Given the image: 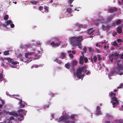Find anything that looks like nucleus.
I'll return each instance as SVG.
<instances>
[{
  "instance_id": "obj_46",
  "label": "nucleus",
  "mask_w": 123,
  "mask_h": 123,
  "mask_svg": "<svg viewBox=\"0 0 123 123\" xmlns=\"http://www.w3.org/2000/svg\"><path fill=\"white\" fill-rule=\"evenodd\" d=\"M10 27L12 28H13L14 27V25L13 24H12L10 25Z\"/></svg>"
},
{
  "instance_id": "obj_51",
  "label": "nucleus",
  "mask_w": 123,
  "mask_h": 123,
  "mask_svg": "<svg viewBox=\"0 0 123 123\" xmlns=\"http://www.w3.org/2000/svg\"><path fill=\"white\" fill-rule=\"evenodd\" d=\"M83 49L84 52H85V53H86V51L87 50L86 48L85 47H84L83 48Z\"/></svg>"
},
{
  "instance_id": "obj_53",
  "label": "nucleus",
  "mask_w": 123,
  "mask_h": 123,
  "mask_svg": "<svg viewBox=\"0 0 123 123\" xmlns=\"http://www.w3.org/2000/svg\"><path fill=\"white\" fill-rule=\"evenodd\" d=\"M113 45L114 46H117L118 45V44L116 42L114 43Z\"/></svg>"
},
{
  "instance_id": "obj_62",
  "label": "nucleus",
  "mask_w": 123,
  "mask_h": 123,
  "mask_svg": "<svg viewBox=\"0 0 123 123\" xmlns=\"http://www.w3.org/2000/svg\"><path fill=\"white\" fill-rule=\"evenodd\" d=\"M15 98L16 99L18 100H20L19 98H18L15 97Z\"/></svg>"
},
{
  "instance_id": "obj_28",
  "label": "nucleus",
  "mask_w": 123,
  "mask_h": 123,
  "mask_svg": "<svg viewBox=\"0 0 123 123\" xmlns=\"http://www.w3.org/2000/svg\"><path fill=\"white\" fill-rule=\"evenodd\" d=\"M2 112L4 115H5L9 113L8 111L6 110H3L2 111Z\"/></svg>"
},
{
  "instance_id": "obj_50",
  "label": "nucleus",
  "mask_w": 123,
  "mask_h": 123,
  "mask_svg": "<svg viewBox=\"0 0 123 123\" xmlns=\"http://www.w3.org/2000/svg\"><path fill=\"white\" fill-rule=\"evenodd\" d=\"M0 101L2 103L3 105L5 103V102L2 99H1Z\"/></svg>"
},
{
  "instance_id": "obj_5",
  "label": "nucleus",
  "mask_w": 123,
  "mask_h": 123,
  "mask_svg": "<svg viewBox=\"0 0 123 123\" xmlns=\"http://www.w3.org/2000/svg\"><path fill=\"white\" fill-rule=\"evenodd\" d=\"M5 60H7L8 62L11 63L12 64L16 65L17 64V62H14L13 60L10 58H6L5 59Z\"/></svg>"
},
{
  "instance_id": "obj_4",
  "label": "nucleus",
  "mask_w": 123,
  "mask_h": 123,
  "mask_svg": "<svg viewBox=\"0 0 123 123\" xmlns=\"http://www.w3.org/2000/svg\"><path fill=\"white\" fill-rule=\"evenodd\" d=\"M119 54L118 53L116 52L115 53L113 54L110 55L109 56V59L111 62H112L113 60V59L116 60V59L117 58Z\"/></svg>"
},
{
  "instance_id": "obj_15",
  "label": "nucleus",
  "mask_w": 123,
  "mask_h": 123,
  "mask_svg": "<svg viewBox=\"0 0 123 123\" xmlns=\"http://www.w3.org/2000/svg\"><path fill=\"white\" fill-rule=\"evenodd\" d=\"M66 53H61L60 56V58L62 59H64L66 56Z\"/></svg>"
},
{
  "instance_id": "obj_33",
  "label": "nucleus",
  "mask_w": 123,
  "mask_h": 123,
  "mask_svg": "<svg viewBox=\"0 0 123 123\" xmlns=\"http://www.w3.org/2000/svg\"><path fill=\"white\" fill-rule=\"evenodd\" d=\"M93 59L94 60V62H96L97 61V57L96 56H94Z\"/></svg>"
},
{
  "instance_id": "obj_6",
  "label": "nucleus",
  "mask_w": 123,
  "mask_h": 123,
  "mask_svg": "<svg viewBox=\"0 0 123 123\" xmlns=\"http://www.w3.org/2000/svg\"><path fill=\"white\" fill-rule=\"evenodd\" d=\"M116 69L117 70L118 72L121 70H123V66H122L121 64L118 63L117 64Z\"/></svg>"
},
{
  "instance_id": "obj_30",
  "label": "nucleus",
  "mask_w": 123,
  "mask_h": 123,
  "mask_svg": "<svg viewBox=\"0 0 123 123\" xmlns=\"http://www.w3.org/2000/svg\"><path fill=\"white\" fill-rule=\"evenodd\" d=\"M8 15H6L4 16V19L5 20H7L8 19Z\"/></svg>"
},
{
  "instance_id": "obj_9",
  "label": "nucleus",
  "mask_w": 123,
  "mask_h": 123,
  "mask_svg": "<svg viewBox=\"0 0 123 123\" xmlns=\"http://www.w3.org/2000/svg\"><path fill=\"white\" fill-rule=\"evenodd\" d=\"M18 117H20L21 118H20L19 117H17L16 120H18V121H20L23 119V117L24 116L23 115L21 114H19L18 115Z\"/></svg>"
},
{
  "instance_id": "obj_54",
  "label": "nucleus",
  "mask_w": 123,
  "mask_h": 123,
  "mask_svg": "<svg viewBox=\"0 0 123 123\" xmlns=\"http://www.w3.org/2000/svg\"><path fill=\"white\" fill-rule=\"evenodd\" d=\"M1 25L4 27H6L7 25L6 24V25L4 24H2Z\"/></svg>"
},
{
  "instance_id": "obj_44",
  "label": "nucleus",
  "mask_w": 123,
  "mask_h": 123,
  "mask_svg": "<svg viewBox=\"0 0 123 123\" xmlns=\"http://www.w3.org/2000/svg\"><path fill=\"white\" fill-rule=\"evenodd\" d=\"M43 6H41L39 7V9L41 11L43 10Z\"/></svg>"
},
{
  "instance_id": "obj_18",
  "label": "nucleus",
  "mask_w": 123,
  "mask_h": 123,
  "mask_svg": "<svg viewBox=\"0 0 123 123\" xmlns=\"http://www.w3.org/2000/svg\"><path fill=\"white\" fill-rule=\"evenodd\" d=\"M30 45L29 44H27L25 45L24 46H21V47L22 48H30Z\"/></svg>"
},
{
  "instance_id": "obj_40",
  "label": "nucleus",
  "mask_w": 123,
  "mask_h": 123,
  "mask_svg": "<svg viewBox=\"0 0 123 123\" xmlns=\"http://www.w3.org/2000/svg\"><path fill=\"white\" fill-rule=\"evenodd\" d=\"M117 42L119 43H121L123 42L122 40L120 39H119L117 40Z\"/></svg>"
},
{
  "instance_id": "obj_49",
  "label": "nucleus",
  "mask_w": 123,
  "mask_h": 123,
  "mask_svg": "<svg viewBox=\"0 0 123 123\" xmlns=\"http://www.w3.org/2000/svg\"><path fill=\"white\" fill-rule=\"evenodd\" d=\"M96 46L97 47H98L99 48L101 47L100 45H99L98 43H97L96 44Z\"/></svg>"
},
{
  "instance_id": "obj_26",
  "label": "nucleus",
  "mask_w": 123,
  "mask_h": 123,
  "mask_svg": "<svg viewBox=\"0 0 123 123\" xmlns=\"http://www.w3.org/2000/svg\"><path fill=\"white\" fill-rule=\"evenodd\" d=\"M82 26L81 25L79 24H77L75 26V27L76 28L77 27L80 28Z\"/></svg>"
},
{
  "instance_id": "obj_16",
  "label": "nucleus",
  "mask_w": 123,
  "mask_h": 123,
  "mask_svg": "<svg viewBox=\"0 0 123 123\" xmlns=\"http://www.w3.org/2000/svg\"><path fill=\"white\" fill-rule=\"evenodd\" d=\"M79 63L80 64L82 65L83 64V57L82 56H80V58Z\"/></svg>"
},
{
  "instance_id": "obj_17",
  "label": "nucleus",
  "mask_w": 123,
  "mask_h": 123,
  "mask_svg": "<svg viewBox=\"0 0 123 123\" xmlns=\"http://www.w3.org/2000/svg\"><path fill=\"white\" fill-rule=\"evenodd\" d=\"M117 32L118 33H121L122 32V28L120 27H119L117 28Z\"/></svg>"
},
{
  "instance_id": "obj_7",
  "label": "nucleus",
  "mask_w": 123,
  "mask_h": 123,
  "mask_svg": "<svg viewBox=\"0 0 123 123\" xmlns=\"http://www.w3.org/2000/svg\"><path fill=\"white\" fill-rule=\"evenodd\" d=\"M118 10V9L117 8L114 7L110 8L109 10V11L111 13L113 12H117Z\"/></svg>"
},
{
  "instance_id": "obj_3",
  "label": "nucleus",
  "mask_w": 123,
  "mask_h": 123,
  "mask_svg": "<svg viewBox=\"0 0 123 123\" xmlns=\"http://www.w3.org/2000/svg\"><path fill=\"white\" fill-rule=\"evenodd\" d=\"M69 118L70 119H72L73 121H74L75 119V117L74 115H71L69 117L68 115H66L61 116L58 120V122L60 123L61 122H65V121L68 119Z\"/></svg>"
},
{
  "instance_id": "obj_14",
  "label": "nucleus",
  "mask_w": 123,
  "mask_h": 123,
  "mask_svg": "<svg viewBox=\"0 0 123 123\" xmlns=\"http://www.w3.org/2000/svg\"><path fill=\"white\" fill-rule=\"evenodd\" d=\"M9 114L12 115L15 117H18V115L16 112L15 111H13L11 112H9Z\"/></svg>"
},
{
  "instance_id": "obj_25",
  "label": "nucleus",
  "mask_w": 123,
  "mask_h": 123,
  "mask_svg": "<svg viewBox=\"0 0 123 123\" xmlns=\"http://www.w3.org/2000/svg\"><path fill=\"white\" fill-rule=\"evenodd\" d=\"M122 21L120 19H119L118 20L116 21L115 23H116V24L117 25H118L120 24L121 22Z\"/></svg>"
},
{
  "instance_id": "obj_20",
  "label": "nucleus",
  "mask_w": 123,
  "mask_h": 123,
  "mask_svg": "<svg viewBox=\"0 0 123 123\" xmlns=\"http://www.w3.org/2000/svg\"><path fill=\"white\" fill-rule=\"evenodd\" d=\"M39 2V1H35V0H33L30 1V3H31L33 5H36Z\"/></svg>"
},
{
  "instance_id": "obj_27",
  "label": "nucleus",
  "mask_w": 123,
  "mask_h": 123,
  "mask_svg": "<svg viewBox=\"0 0 123 123\" xmlns=\"http://www.w3.org/2000/svg\"><path fill=\"white\" fill-rule=\"evenodd\" d=\"M6 22V24L7 25L11 23H12V22L11 20H10L7 21Z\"/></svg>"
},
{
  "instance_id": "obj_10",
  "label": "nucleus",
  "mask_w": 123,
  "mask_h": 123,
  "mask_svg": "<svg viewBox=\"0 0 123 123\" xmlns=\"http://www.w3.org/2000/svg\"><path fill=\"white\" fill-rule=\"evenodd\" d=\"M96 111L97 115H98L101 114L100 110V107L99 106H97Z\"/></svg>"
},
{
  "instance_id": "obj_22",
  "label": "nucleus",
  "mask_w": 123,
  "mask_h": 123,
  "mask_svg": "<svg viewBox=\"0 0 123 123\" xmlns=\"http://www.w3.org/2000/svg\"><path fill=\"white\" fill-rule=\"evenodd\" d=\"M111 99L113 100L114 101H115L116 102H117V104H118L119 103L118 101L117 100V98L114 96V97L112 98H111Z\"/></svg>"
},
{
  "instance_id": "obj_12",
  "label": "nucleus",
  "mask_w": 123,
  "mask_h": 123,
  "mask_svg": "<svg viewBox=\"0 0 123 123\" xmlns=\"http://www.w3.org/2000/svg\"><path fill=\"white\" fill-rule=\"evenodd\" d=\"M112 19V16H108L106 18V22L108 23L110 22Z\"/></svg>"
},
{
  "instance_id": "obj_23",
  "label": "nucleus",
  "mask_w": 123,
  "mask_h": 123,
  "mask_svg": "<svg viewBox=\"0 0 123 123\" xmlns=\"http://www.w3.org/2000/svg\"><path fill=\"white\" fill-rule=\"evenodd\" d=\"M70 65L69 64V63H67L65 65V67L68 69H69L70 68Z\"/></svg>"
},
{
  "instance_id": "obj_37",
  "label": "nucleus",
  "mask_w": 123,
  "mask_h": 123,
  "mask_svg": "<svg viewBox=\"0 0 123 123\" xmlns=\"http://www.w3.org/2000/svg\"><path fill=\"white\" fill-rule=\"evenodd\" d=\"M69 56L70 57V58L72 59L74 58V56L72 54H69Z\"/></svg>"
},
{
  "instance_id": "obj_21",
  "label": "nucleus",
  "mask_w": 123,
  "mask_h": 123,
  "mask_svg": "<svg viewBox=\"0 0 123 123\" xmlns=\"http://www.w3.org/2000/svg\"><path fill=\"white\" fill-rule=\"evenodd\" d=\"M66 10L67 12L69 14L71 13L73 11L71 8H67Z\"/></svg>"
},
{
  "instance_id": "obj_38",
  "label": "nucleus",
  "mask_w": 123,
  "mask_h": 123,
  "mask_svg": "<svg viewBox=\"0 0 123 123\" xmlns=\"http://www.w3.org/2000/svg\"><path fill=\"white\" fill-rule=\"evenodd\" d=\"M44 9L46 10L45 11H46L47 12H48V7L47 6H44Z\"/></svg>"
},
{
  "instance_id": "obj_11",
  "label": "nucleus",
  "mask_w": 123,
  "mask_h": 123,
  "mask_svg": "<svg viewBox=\"0 0 123 123\" xmlns=\"http://www.w3.org/2000/svg\"><path fill=\"white\" fill-rule=\"evenodd\" d=\"M60 43H55L53 42H52L50 43V44L52 46V47H58L60 45Z\"/></svg>"
},
{
  "instance_id": "obj_13",
  "label": "nucleus",
  "mask_w": 123,
  "mask_h": 123,
  "mask_svg": "<svg viewBox=\"0 0 123 123\" xmlns=\"http://www.w3.org/2000/svg\"><path fill=\"white\" fill-rule=\"evenodd\" d=\"M92 29L91 28L87 30V32L88 34L91 35H93V33L94 32V31L92 30Z\"/></svg>"
},
{
  "instance_id": "obj_39",
  "label": "nucleus",
  "mask_w": 123,
  "mask_h": 123,
  "mask_svg": "<svg viewBox=\"0 0 123 123\" xmlns=\"http://www.w3.org/2000/svg\"><path fill=\"white\" fill-rule=\"evenodd\" d=\"M3 78V76L0 73V82L2 80L1 79Z\"/></svg>"
},
{
  "instance_id": "obj_2",
  "label": "nucleus",
  "mask_w": 123,
  "mask_h": 123,
  "mask_svg": "<svg viewBox=\"0 0 123 123\" xmlns=\"http://www.w3.org/2000/svg\"><path fill=\"white\" fill-rule=\"evenodd\" d=\"M87 68L86 66L84 65L82 67L78 68L77 69V72L76 73L78 78L79 79H82L83 78L84 74H81L84 72Z\"/></svg>"
},
{
  "instance_id": "obj_42",
  "label": "nucleus",
  "mask_w": 123,
  "mask_h": 123,
  "mask_svg": "<svg viewBox=\"0 0 123 123\" xmlns=\"http://www.w3.org/2000/svg\"><path fill=\"white\" fill-rule=\"evenodd\" d=\"M25 106V105L23 104H22L20 105V108H22L24 107Z\"/></svg>"
},
{
  "instance_id": "obj_36",
  "label": "nucleus",
  "mask_w": 123,
  "mask_h": 123,
  "mask_svg": "<svg viewBox=\"0 0 123 123\" xmlns=\"http://www.w3.org/2000/svg\"><path fill=\"white\" fill-rule=\"evenodd\" d=\"M84 59L85 63H87L88 61L87 58V57L84 58Z\"/></svg>"
},
{
  "instance_id": "obj_52",
  "label": "nucleus",
  "mask_w": 123,
  "mask_h": 123,
  "mask_svg": "<svg viewBox=\"0 0 123 123\" xmlns=\"http://www.w3.org/2000/svg\"><path fill=\"white\" fill-rule=\"evenodd\" d=\"M49 95H50L52 97H54V94H52V93H51V92H50L49 93Z\"/></svg>"
},
{
  "instance_id": "obj_58",
  "label": "nucleus",
  "mask_w": 123,
  "mask_h": 123,
  "mask_svg": "<svg viewBox=\"0 0 123 123\" xmlns=\"http://www.w3.org/2000/svg\"><path fill=\"white\" fill-rule=\"evenodd\" d=\"M72 53L73 54H75L76 53V52L74 51V50H72Z\"/></svg>"
},
{
  "instance_id": "obj_29",
  "label": "nucleus",
  "mask_w": 123,
  "mask_h": 123,
  "mask_svg": "<svg viewBox=\"0 0 123 123\" xmlns=\"http://www.w3.org/2000/svg\"><path fill=\"white\" fill-rule=\"evenodd\" d=\"M102 28L104 31H106L107 29V27L106 26H104V25H102Z\"/></svg>"
},
{
  "instance_id": "obj_19",
  "label": "nucleus",
  "mask_w": 123,
  "mask_h": 123,
  "mask_svg": "<svg viewBox=\"0 0 123 123\" xmlns=\"http://www.w3.org/2000/svg\"><path fill=\"white\" fill-rule=\"evenodd\" d=\"M54 61L58 63V64H62V62L60 60L57 58H55L54 59Z\"/></svg>"
},
{
  "instance_id": "obj_32",
  "label": "nucleus",
  "mask_w": 123,
  "mask_h": 123,
  "mask_svg": "<svg viewBox=\"0 0 123 123\" xmlns=\"http://www.w3.org/2000/svg\"><path fill=\"white\" fill-rule=\"evenodd\" d=\"M5 123H12V122L8 119H6L5 120Z\"/></svg>"
},
{
  "instance_id": "obj_64",
  "label": "nucleus",
  "mask_w": 123,
  "mask_h": 123,
  "mask_svg": "<svg viewBox=\"0 0 123 123\" xmlns=\"http://www.w3.org/2000/svg\"><path fill=\"white\" fill-rule=\"evenodd\" d=\"M105 123H110V122L109 121H106L105 122Z\"/></svg>"
},
{
  "instance_id": "obj_31",
  "label": "nucleus",
  "mask_w": 123,
  "mask_h": 123,
  "mask_svg": "<svg viewBox=\"0 0 123 123\" xmlns=\"http://www.w3.org/2000/svg\"><path fill=\"white\" fill-rule=\"evenodd\" d=\"M65 123H75V121H70L67 120L66 121Z\"/></svg>"
},
{
  "instance_id": "obj_48",
  "label": "nucleus",
  "mask_w": 123,
  "mask_h": 123,
  "mask_svg": "<svg viewBox=\"0 0 123 123\" xmlns=\"http://www.w3.org/2000/svg\"><path fill=\"white\" fill-rule=\"evenodd\" d=\"M98 60L99 61H100V60L102 59V58L100 57V56L99 55H98Z\"/></svg>"
},
{
  "instance_id": "obj_41",
  "label": "nucleus",
  "mask_w": 123,
  "mask_h": 123,
  "mask_svg": "<svg viewBox=\"0 0 123 123\" xmlns=\"http://www.w3.org/2000/svg\"><path fill=\"white\" fill-rule=\"evenodd\" d=\"M25 111L24 110H23L22 109H20L18 111V112L19 113H20V112H23Z\"/></svg>"
},
{
  "instance_id": "obj_43",
  "label": "nucleus",
  "mask_w": 123,
  "mask_h": 123,
  "mask_svg": "<svg viewBox=\"0 0 123 123\" xmlns=\"http://www.w3.org/2000/svg\"><path fill=\"white\" fill-rule=\"evenodd\" d=\"M14 118L12 117H11L9 119V120H10V121L12 120H14Z\"/></svg>"
},
{
  "instance_id": "obj_55",
  "label": "nucleus",
  "mask_w": 123,
  "mask_h": 123,
  "mask_svg": "<svg viewBox=\"0 0 123 123\" xmlns=\"http://www.w3.org/2000/svg\"><path fill=\"white\" fill-rule=\"evenodd\" d=\"M20 102H19L18 103V104H22V101L21 100H20Z\"/></svg>"
},
{
  "instance_id": "obj_8",
  "label": "nucleus",
  "mask_w": 123,
  "mask_h": 123,
  "mask_svg": "<svg viewBox=\"0 0 123 123\" xmlns=\"http://www.w3.org/2000/svg\"><path fill=\"white\" fill-rule=\"evenodd\" d=\"M33 54L35 55V57H36V56L37 55V54H36L34 52H29L27 53H26L25 54V57L26 58H28V56H29V55H33Z\"/></svg>"
},
{
  "instance_id": "obj_61",
  "label": "nucleus",
  "mask_w": 123,
  "mask_h": 123,
  "mask_svg": "<svg viewBox=\"0 0 123 123\" xmlns=\"http://www.w3.org/2000/svg\"><path fill=\"white\" fill-rule=\"evenodd\" d=\"M96 49V50L97 51V52H98V53H100L99 50V49Z\"/></svg>"
},
{
  "instance_id": "obj_56",
  "label": "nucleus",
  "mask_w": 123,
  "mask_h": 123,
  "mask_svg": "<svg viewBox=\"0 0 123 123\" xmlns=\"http://www.w3.org/2000/svg\"><path fill=\"white\" fill-rule=\"evenodd\" d=\"M117 104V102H113L112 103V105H115L116 104Z\"/></svg>"
},
{
  "instance_id": "obj_57",
  "label": "nucleus",
  "mask_w": 123,
  "mask_h": 123,
  "mask_svg": "<svg viewBox=\"0 0 123 123\" xmlns=\"http://www.w3.org/2000/svg\"><path fill=\"white\" fill-rule=\"evenodd\" d=\"M113 95V93L112 92L110 94V96L111 97H112Z\"/></svg>"
},
{
  "instance_id": "obj_34",
  "label": "nucleus",
  "mask_w": 123,
  "mask_h": 123,
  "mask_svg": "<svg viewBox=\"0 0 123 123\" xmlns=\"http://www.w3.org/2000/svg\"><path fill=\"white\" fill-rule=\"evenodd\" d=\"M49 107V105H44V107L43 108V109H44V110L45 109V108L46 107H47V108H48Z\"/></svg>"
},
{
  "instance_id": "obj_59",
  "label": "nucleus",
  "mask_w": 123,
  "mask_h": 123,
  "mask_svg": "<svg viewBox=\"0 0 123 123\" xmlns=\"http://www.w3.org/2000/svg\"><path fill=\"white\" fill-rule=\"evenodd\" d=\"M37 44L38 45H40L41 44L40 42H37Z\"/></svg>"
},
{
  "instance_id": "obj_1",
  "label": "nucleus",
  "mask_w": 123,
  "mask_h": 123,
  "mask_svg": "<svg viewBox=\"0 0 123 123\" xmlns=\"http://www.w3.org/2000/svg\"><path fill=\"white\" fill-rule=\"evenodd\" d=\"M83 40L82 36H75L70 37L69 38V41L72 46L74 47L78 46L80 48L81 42Z\"/></svg>"
},
{
  "instance_id": "obj_45",
  "label": "nucleus",
  "mask_w": 123,
  "mask_h": 123,
  "mask_svg": "<svg viewBox=\"0 0 123 123\" xmlns=\"http://www.w3.org/2000/svg\"><path fill=\"white\" fill-rule=\"evenodd\" d=\"M74 0H69L68 1L69 4H71L72 3L73 1Z\"/></svg>"
},
{
  "instance_id": "obj_35",
  "label": "nucleus",
  "mask_w": 123,
  "mask_h": 123,
  "mask_svg": "<svg viewBox=\"0 0 123 123\" xmlns=\"http://www.w3.org/2000/svg\"><path fill=\"white\" fill-rule=\"evenodd\" d=\"M8 51H5L4 52V54L5 55H8L9 54V53H8Z\"/></svg>"
},
{
  "instance_id": "obj_60",
  "label": "nucleus",
  "mask_w": 123,
  "mask_h": 123,
  "mask_svg": "<svg viewBox=\"0 0 123 123\" xmlns=\"http://www.w3.org/2000/svg\"><path fill=\"white\" fill-rule=\"evenodd\" d=\"M120 58L122 59H123V54H122L121 56H120Z\"/></svg>"
},
{
  "instance_id": "obj_63",
  "label": "nucleus",
  "mask_w": 123,
  "mask_h": 123,
  "mask_svg": "<svg viewBox=\"0 0 123 123\" xmlns=\"http://www.w3.org/2000/svg\"><path fill=\"white\" fill-rule=\"evenodd\" d=\"M120 61V60H117L116 62L118 63Z\"/></svg>"
},
{
  "instance_id": "obj_24",
  "label": "nucleus",
  "mask_w": 123,
  "mask_h": 123,
  "mask_svg": "<svg viewBox=\"0 0 123 123\" xmlns=\"http://www.w3.org/2000/svg\"><path fill=\"white\" fill-rule=\"evenodd\" d=\"M72 64L73 66L76 65L77 64V62L75 60H73L72 61Z\"/></svg>"
},
{
  "instance_id": "obj_47",
  "label": "nucleus",
  "mask_w": 123,
  "mask_h": 123,
  "mask_svg": "<svg viewBox=\"0 0 123 123\" xmlns=\"http://www.w3.org/2000/svg\"><path fill=\"white\" fill-rule=\"evenodd\" d=\"M106 116L108 117H112V116L109 114H107L106 115Z\"/></svg>"
}]
</instances>
